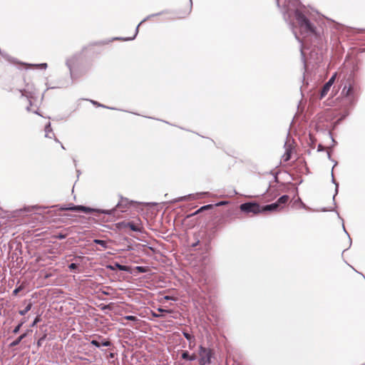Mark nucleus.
<instances>
[{
    "mask_svg": "<svg viewBox=\"0 0 365 365\" xmlns=\"http://www.w3.org/2000/svg\"><path fill=\"white\" fill-rule=\"evenodd\" d=\"M262 212H279L282 210V207H279L278 205L275 202L274 203L261 206Z\"/></svg>",
    "mask_w": 365,
    "mask_h": 365,
    "instance_id": "obj_6",
    "label": "nucleus"
},
{
    "mask_svg": "<svg viewBox=\"0 0 365 365\" xmlns=\"http://www.w3.org/2000/svg\"><path fill=\"white\" fill-rule=\"evenodd\" d=\"M225 202H221L220 203H217V205H224Z\"/></svg>",
    "mask_w": 365,
    "mask_h": 365,
    "instance_id": "obj_31",
    "label": "nucleus"
},
{
    "mask_svg": "<svg viewBox=\"0 0 365 365\" xmlns=\"http://www.w3.org/2000/svg\"><path fill=\"white\" fill-rule=\"evenodd\" d=\"M110 357H113V354H110Z\"/></svg>",
    "mask_w": 365,
    "mask_h": 365,
    "instance_id": "obj_33",
    "label": "nucleus"
},
{
    "mask_svg": "<svg viewBox=\"0 0 365 365\" xmlns=\"http://www.w3.org/2000/svg\"><path fill=\"white\" fill-rule=\"evenodd\" d=\"M292 153V148L290 147V145H286L285 147V153L282 157V160L283 162H287L291 159Z\"/></svg>",
    "mask_w": 365,
    "mask_h": 365,
    "instance_id": "obj_8",
    "label": "nucleus"
},
{
    "mask_svg": "<svg viewBox=\"0 0 365 365\" xmlns=\"http://www.w3.org/2000/svg\"><path fill=\"white\" fill-rule=\"evenodd\" d=\"M153 315L154 317H160V315H159V314H155V313H153Z\"/></svg>",
    "mask_w": 365,
    "mask_h": 365,
    "instance_id": "obj_32",
    "label": "nucleus"
},
{
    "mask_svg": "<svg viewBox=\"0 0 365 365\" xmlns=\"http://www.w3.org/2000/svg\"><path fill=\"white\" fill-rule=\"evenodd\" d=\"M182 334L183 336L186 338V339L188 340L189 341V348L191 349H193L194 346H195V339L194 336L186 331H183Z\"/></svg>",
    "mask_w": 365,
    "mask_h": 365,
    "instance_id": "obj_9",
    "label": "nucleus"
},
{
    "mask_svg": "<svg viewBox=\"0 0 365 365\" xmlns=\"http://www.w3.org/2000/svg\"><path fill=\"white\" fill-rule=\"evenodd\" d=\"M124 319H126V320H129V321H133V322H138L139 321V319L135 317V316H131V315H128V316H125L123 317Z\"/></svg>",
    "mask_w": 365,
    "mask_h": 365,
    "instance_id": "obj_19",
    "label": "nucleus"
},
{
    "mask_svg": "<svg viewBox=\"0 0 365 365\" xmlns=\"http://www.w3.org/2000/svg\"><path fill=\"white\" fill-rule=\"evenodd\" d=\"M165 299L166 300H170V299H172V300H175L176 299L173 297H170V296H165Z\"/></svg>",
    "mask_w": 365,
    "mask_h": 365,
    "instance_id": "obj_29",
    "label": "nucleus"
},
{
    "mask_svg": "<svg viewBox=\"0 0 365 365\" xmlns=\"http://www.w3.org/2000/svg\"><path fill=\"white\" fill-rule=\"evenodd\" d=\"M336 76V73H334L326 83L331 86L335 81Z\"/></svg>",
    "mask_w": 365,
    "mask_h": 365,
    "instance_id": "obj_20",
    "label": "nucleus"
},
{
    "mask_svg": "<svg viewBox=\"0 0 365 365\" xmlns=\"http://www.w3.org/2000/svg\"><path fill=\"white\" fill-rule=\"evenodd\" d=\"M21 289V287H19V288L15 289L14 290V292H13L14 294V295H16V294H17V293H18Z\"/></svg>",
    "mask_w": 365,
    "mask_h": 365,
    "instance_id": "obj_28",
    "label": "nucleus"
},
{
    "mask_svg": "<svg viewBox=\"0 0 365 365\" xmlns=\"http://www.w3.org/2000/svg\"><path fill=\"white\" fill-rule=\"evenodd\" d=\"M198 357L197 354H190V358H189V361H194Z\"/></svg>",
    "mask_w": 365,
    "mask_h": 365,
    "instance_id": "obj_24",
    "label": "nucleus"
},
{
    "mask_svg": "<svg viewBox=\"0 0 365 365\" xmlns=\"http://www.w3.org/2000/svg\"><path fill=\"white\" fill-rule=\"evenodd\" d=\"M181 357H182V359L188 360L189 361L190 354H189L188 351H184L182 353Z\"/></svg>",
    "mask_w": 365,
    "mask_h": 365,
    "instance_id": "obj_21",
    "label": "nucleus"
},
{
    "mask_svg": "<svg viewBox=\"0 0 365 365\" xmlns=\"http://www.w3.org/2000/svg\"><path fill=\"white\" fill-rule=\"evenodd\" d=\"M97 337L100 341H98L97 339H93L91 341V344L94 345L95 346H96V347H100L101 346H110L111 345V342L108 339H103L101 336H99V335Z\"/></svg>",
    "mask_w": 365,
    "mask_h": 365,
    "instance_id": "obj_5",
    "label": "nucleus"
},
{
    "mask_svg": "<svg viewBox=\"0 0 365 365\" xmlns=\"http://www.w3.org/2000/svg\"><path fill=\"white\" fill-rule=\"evenodd\" d=\"M342 94L344 95L346 97H350L353 96L354 95V87L352 83L350 82L349 83V87L346 88V86H345L342 90Z\"/></svg>",
    "mask_w": 365,
    "mask_h": 365,
    "instance_id": "obj_10",
    "label": "nucleus"
},
{
    "mask_svg": "<svg viewBox=\"0 0 365 365\" xmlns=\"http://www.w3.org/2000/svg\"><path fill=\"white\" fill-rule=\"evenodd\" d=\"M21 325H22V324H19L18 326H16V327L14 328V329L13 332H14V334H17V333L19 331V330H20V328H21Z\"/></svg>",
    "mask_w": 365,
    "mask_h": 365,
    "instance_id": "obj_25",
    "label": "nucleus"
},
{
    "mask_svg": "<svg viewBox=\"0 0 365 365\" xmlns=\"http://www.w3.org/2000/svg\"><path fill=\"white\" fill-rule=\"evenodd\" d=\"M69 269H75L77 268V264H75V263H71L69 266H68Z\"/></svg>",
    "mask_w": 365,
    "mask_h": 365,
    "instance_id": "obj_26",
    "label": "nucleus"
},
{
    "mask_svg": "<svg viewBox=\"0 0 365 365\" xmlns=\"http://www.w3.org/2000/svg\"><path fill=\"white\" fill-rule=\"evenodd\" d=\"M122 225L124 227H129L131 230L135 232H141L143 230L142 223L140 220L138 222H122Z\"/></svg>",
    "mask_w": 365,
    "mask_h": 365,
    "instance_id": "obj_4",
    "label": "nucleus"
},
{
    "mask_svg": "<svg viewBox=\"0 0 365 365\" xmlns=\"http://www.w3.org/2000/svg\"><path fill=\"white\" fill-rule=\"evenodd\" d=\"M190 7L189 6H187V9H186V11L185 13V15L184 16L180 15L179 18L185 17V16L188 15L190 14Z\"/></svg>",
    "mask_w": 365,
    "mask_h": 365,
    "instance_id": "obj_23",
    "label": "nucleus"
},
{
    "mask_svg": "<svg viewBox=\"0 0 365 365\" xmlns=\"http://www.w3.org/2000/svg\"><path fill=\"white\" fill-rule=\"evenodd\" d=\"M212 207H213L212 205H207L202 206L199 210H197L195 213H193L192 215H197L203 210L211 209V208H212Z\"/></svg>",
    "mask_w": 365,
    "mask_h": 365,
    "instance_id": "obj_14",
    "label": "nucleus"
},
{
    "mask_svg": "<svg viewBox=\"0 0 365 365\" xmlns=\"http://www.w3.org/2000/svg\"><path fill=\"white\" fill-rule=\"evenodd\" d=\"M331 88V86L329 84L325 83L320 93V98H323L329 92V89Z\"/></svg>",
    "mask_w": 365,
    "mask_h": 365,
    "instance_id": "obj_12",
    "label": "nucleus"
},
{
    "mask_svg": "<svg viewBox=\"0 0 365 365\" xmlns=\"http://www.w3.org/2000/svg\"><path fill=\"white\" fill-rule=\"evenodd\" d=\"M295 18L302 32L306 34L317 35L315 27L302 11L296 10Z\"/></svg>",
    "mask_w": 365,
    "mask_h": 365,
    "instance_id": "obj_1",
    "label": "nucleus"
},
{
    "mask_svg": "<svg viewBox=\"0 0 365 365\" xmlns=\"http://www.w3.org/2000/svg\"><path fill=\"white\" fill-rule=\"evenodd\" d=\"M0 215H1V209L0 208Z\"/></svg>",
    "mask_w": 365,
    "mask_h": 365,
    "instance_id": "obj_34",
    "label": "nucleus"
},
{
    "mask_svg": "<svg viewBox=\"0 0 365 365\" xmlns=\"http://www.w3.org/2000/svg\"><path fill=\"white\" fill-rule=\"evenodd\" d=\"M212 207H213L212 205H207L202 206L199 210H197L195 213H193L192 215H197L203 210L211 209V208H212Z\"/></svg>",
    "mask_w": 365,
    "mask_h": 365,
    "instance_id": "obj_15",
    "label": "nucleus"
},
{
    "mask_svg": "<svg viewBox=\"0 0 365 365\" xmlns=\"http://www.w3.org/2000/svg\"><path fill=\"white\" fill-rule=\"evenodd\" d=\"M289 197L287 195H284L280 197L276 202L278 205L279 207H282V210L284 206L289 202Z\"/></svg>",
    "mask_w": 365,
    "mask_h": 365,
    "instance_id": "obj_11",
    "label": "nucleus"
},
{
    "mask_svg": "<svg viewBox=\"0 0 365 365\" xmlns=\"http://www.w3.org/2000/svg\"><path fill=\"white\" fill-rule=\"evenodd\" d=\"M66 237V235L64 234H58L57 235H53V237L54 238H56V239H64L65 237Z\"/></svg>",
    "mask_w": 365,
    "mask_h": 365,
    "instance_id": "obj_22",
    "label": "nucleus"
},
{
    "mask_svg": "<svg viewBox=\"0 0 365 365\" xmlns=\"http://www.w3.org/2000/svg\"><path fill=\"white\" fill-rule=\"evenodd\" d=\"M240 208L247 214L257 215L262 212L261 205L257 202H245L240 205Z\"/></svg>",
    "mask_w": 365,
    "mask_h": 365,
    "instance_id": "obj_3",
    "label": "nucleus"
},
{
    "mask_svg": "<svg viewBox=\"0 0 365 365\" xmlns=\"http://www.w3.org/2000/svg\"><path fill=\"white\" fill-rule=\"evenodd\" d=\"M115 267H117L119 270L121 271H128L130 268L128 266L125 265H121L118 263L115 264Z\"/></svg>",
    "mask_w": 365,
    "mask_h": 365,
    "instance_id": "obj_17",
    "label": "nucleus"
},
{
    "mask_svg": "<svg viewBox=\"0 0 365 365\" xmlns=\"http://www.w3.org/2000/svg\"><path fill=\"white\" fill-rule=\"evenodd\" d=\"M93 242L98 245H101L103 247H107V242L101 240H94Z\"/></svg>",
    "mask_w": 365,
    "mask_h": 365,
    "instance_id": "obj_18",
    "label": "nucleus"
},
{
    "mask_svg": "<svg viewBox=\"0 0 365 365\" xmlns=\"http://www.w3.org/2000/svg\"><path fill=\"white\" fill-rule=\"evenodd\" d=\"M66 210H71L76 212H83L86 213H90L93 211V210L90 207L82 206V205H76L70 207L64 208Z\"/></svg>",
    "mask_w": 365,
    "mask_h": 365,
    "instance_id": "obj_7",
    "label": "nucleus"
},
{
    "mask_svg": "<svg viewBox=\"0 0 365 365\" xmlns=\"http://www.w3.org/2000/svg\"><path fill=\"white\" fill-rule=\"evenodd\" d=\"M158 311L160 312H169V313L171 312V311H170V310H165V309H158Z\"/></svg>",
    "mask_w": 365,
    "mask_h": 365,
    "instance_id": "obj_30",
    "label": "nucleus"
},
{
    "mask_svg": "<svg viewBox=\"0 0 365 365\" xmlns=\"http://www.w3.org/2000/svg\"><path fill=\"white\" fill-rule=\"evenodd\" d=\"M199 365H208L211 364V359L214 356V351L210 348H206L202 345L199 346L198 351Z\"/></svg>",
    "mask_w": 365,
    "mask_h": 365,
    "instance_id": "obj_2",
    "label": "nucleus"
},
{
    "mask_svg": "<svg viewBox=\"0 0 365 365\" xmlns=\"http://www.w3.org/2000/svg\"><path fill=\"white\" fill-rule=\"evenodd\" d=\"M31 303H29L26 307L23 310H20L19 311V314L21 315H25L31 309Z\"/></svg>",
    "mask_w": 365,
    "mask_h": 365,
    "instance_id": "obj_16",
    "label": "nucleus"
},
{
    "mask_svg": "<svg viewBox=\"0 0 365 365\" xmlns=\"http://www.w3.org/2000/svg\"><path fill=\"white\" fill-rule=\"evenodd\" d=\"M26 336V334H21V336H19L15 341H14L11 344L10 346H17L21 341V340Z\"/></svg>",
    "mask_w": 365,
    "mask_h": 365,
    "instance_id": "obj_13",
    "label": "nucleus"
},
{
    "mask_svg": "<svg viewBox=\"0 0 365 365\" xmlns=\"http://www.w3.org/2000/svg\"><path fill=\"white\" fill-rule=\"evenodd\" d=\"M37 66L41 68H46L47 67V64L46 63H41V64L37 65Z\"/></svg>",
    "mask_w": 365,
    "mask_h": 365,
    "instance_id": "obj_27",
    "label": "nucleus"
}]
</instances>
